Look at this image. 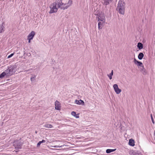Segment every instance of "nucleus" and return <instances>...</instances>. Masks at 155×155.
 I'll return each instance as SVG.
<instances>
[{
	"mask_svg": "<svg viewBox=\"0 0 155 155\" xmlns=\"http://www.w3.org/2000/svg\"><path fill=\"white\" fill-rule=\"evenodd\" d=\"M125 4L122 0H120L118 2L117 10L120 14L124 15L125 8Z\"/></svg>",
	"mask_w": 155,
	"mask_h": 155,
	"instance_id": "f257e3e1",
	"label": "nucleus"
},
{
	"mask_svg": "<svg viewBox=\"0 0 155 155\" xmlns=\"http://www.w3.org/2000/svg\"><path fill=\"white\" fill-rule=\"evenodd\" d=\"M58 8L61 9L65 10L67 9L72 4V1L69 0L68 3L62 2L61 0H58Z\"/></svg>",
	"mask_w": 155,
	"mask_h": 155,
	"instance_id": "f03ea898",
	"label": "nucleus"
},
{
	"mask_svg": "<svg viewBox=\"0 0 155 155\" xmlns=\"http://www.w3.org/2000/svg\"><path fill=\"white\" fill-rule=\"evenodd\" d=\"M98 20V28L99 29L102 28V26L105 22V18L103 13H101L97 17Z\"/></svg>",
	"mask_w": 155,
	"mask_h": 155,
	"instance_id": "7ed1b4c3",
	"label": "nucleus"
},
{
	"mask_svg": "<svg viewBox=\"0 0 155 155\" xmlns=\"http://www.w3.org/2000/svg\"><path fill=\"white\" fill-rule=\"evenodd\" d=\"M58 1H56L51 4L50 6V10L49 12L50 14L56 12L58 10Z\"/></svg>",
	"mask_w": 155,
	"mask_h": 155,
	"instance_id": "20e7f679",
	"label": "nucleus"
},
{
	"mask_svg": "<svg viewBox=\"0 0 155 155\" xmlns=\"http://www.w3.org/2000/svg\"><path fill=\"white\" fill-rule=\"evenodd\" d=\"M134 62L135 64H137L138 68H139L140 71L144 74L145 69L143 63L141 62L137 61L135 58L134 59Z\"/></svg>",
	"mask_w": 155,
	"mask_h": 155,
	"instance_id": "39448f33",
	"label": "nucleus"
},
{
	"mask_svg": "<svg viewBox=\"0 0 155 155\" xmlns=\"http://www.w3.org/2000/svg\"><path fill=\"white\" fill-rule=\"evenodd\" d=\"M113 87L114 88V89L115 92L117 94H119L121 92V89H119L118 88V85L117 84H114L113 86Z\"/></svg>",
	"mask_w": 155,
	"mask_h": 155,
	"instance_id": "423d86ee",
	"label": "nucleus"
},
{
	"mask_svg": "<svg viewBox=\"0 0 155 155\" xmlns=\"http://www.w3.org/2000/svg\"><path fill=\"white\" fill-rule=\"evenodd\" d=\"M16 68L15 65L9 67L8 68L10 73V75H12L15 73Z\"/></svg>",
	"mask_w": 155,
	"mask_h": 155,
	"instance_id": "0eeeda50",
	"label": "nucleus"
},
{
	"mask_svg": "<svg viewBox=\"0 0 155 155\" xmlns=\"http://www.w3.org/2000/svg\"><path fill=\"white\" fill-rule=\"evenodd\" d=\"M35 35V32L34 31H31L28 36L27 39H30L32 40Z\"/></svg>",
	"mask_w": 155,
	"mask_h": 155,
	"instance_id": "6e6552de",
	"label": "nucleus"
},
{
	"mask_svg": "<svg viewBox=\"0 0 155 155\" xmlns=\"http://www.w3.org/2000/svg\"><path fill=\"white\" fill-rule=\"evenodd\" d=\"M55 109L57 110H60L61 108L60 104L58 101L55 102Z\"/></svg>",
	"mask_w": 155,
	"mask_h": 155,
	"instance_id": "1a4fd4ad",
	"label": "nucleus"
},
{
	"mask_svg": "<svg viewBox=\"0 0 155 155\" xmlns=\"http://www.w3.org/2000/svg\"><path fill=\"white\" fill-rule=\"evenodd\" d=\"M14 146L16 149H19L21 148V144L20 143H18L17 141H15L14 142Z\"/></svg>",
	"mask_w": 155,
	"mask_h": 155,
	"instance_id": "9d476101",
	"label": "nucleus"
},
{
	"mask_svg": "<svg viewBox=\"0 0 155 155\" xmlns=\"http://www.w3.org/2000/svg\"><path fill=\"white\" fill-rule=\"evenodd\" d=\"M75 103L77 104H78L79 105L84 104V101L81 100H75Z\"/></svg>",
	"mask_w": 155,
	"mask_h": 155,
	"instance_id": "9b49d317",
	"label": "nucleus"
},
{
	"mask_svg": "<svg viewBox=\"0 0 155 155\" xmlns=\"http://www.w3.org/2000/svg\"><path fill=\"white\" fill-rule=\"evenodd\" d=\"M129 144L131 146H134V140L132 139H130L129 142Z\"/></svg>",
	"mask_w": 155,
	"mask_h": 155,
	"instance_id": "f8f14e48",
	"label": "nucleus"
},
{
	"mask_svg": "<svg viewBox=\"0 0 155 155\" xmlns=\"http://www.w3.org/2000/svg\"><path fill=\"white\" fill-rule=\"evenodd\" d=\"M113 0H104L103 4L107 5L110 4Z\"/></svg>",
	"mask_w": 155,
	"mask_h": 155,
	"instance_id": "ddd939ff",
	"label": "nucleus"
},
{
	"mask_svg": "<svg viewBox=\"0 0 155 155\" xmlns=\"http://www.w3.org/2000/svg\"><path fill=\"white\" fill-rule=\"evenodd\" d=\"M5 73V75L6 74H7L8 75H10V71H9V70L8 68L6 69L5 71H3L2 73Z\"/></svg>",
	"mask_w": 155,
	"mask_h": 155,
	"instance_id": "4468645a",
	"label": "nucleus"
},
{
	"mask_svg": "<svg viewBox=\"0 0 155 155\" xmlns=\"http://www.w3.org/2000/svg\"><path fill=\"white\" fill-rule=\"evenodd\" d=\"M137 47L139 49H142L143 48V45L141 43H138L137 45Z\"/></svg>",
	"mask_w": 155,
	"mask_h": 155,
	"instance_id": "2eb2a0df",
	"label": "nucleus"
},
{
	"mask_svg": "<svg viewBox=\"0 0 155 155\" xmlns=\"http://www.w3.org/2000/svg\"><path fill=\"white\" fill-rule=\"evenodd\" d=\"M144 56L143 54L142 53H140L138 55V58L140 60H141L142 59Z\"/></svg>",
	"mask_w": 155,
	"mask_h": 155,
	"instance_id": "dca6fc26",
	"label": "nucleus"
},
{
	"mask_svg": "<svg viewBox=\"0 0 155 155\" xmlns=\"http://www.w3.org/2000/svg\"><path fill=\"white\" fill-rule=\"evenodd\" d=\"M44 127L48 128H51L52 127V126L51 125L49 124H46L44 126Z\"/></svg>",
	"mask_w": 155,
	"mask_h": 155,
	"instance_id": "f3484780",
	"label": "nucleus"
},
{
	"mask_svg": "<svg viewBox=\"0 0 155 155\" xmlns=\"http://www.w3.org/2000/svg\"><path fill=\"white\" fill-rule=\"evenodd\" d=\"M113 74V70H112L111 72L109 74H108L107 76L111 80L112 78V76Z\"/></svg>",
	"mask_w": 155,
	"mask_h": 155,
	"instance_id": "a211bd4d",
	"label": "nucleus"
},
{
	"mask_svg": "<svg viewBox=\"0 0 155 155\" xmlns=\"http://www.w3.org/2000/svg\"><path fill=\"white\" fill-rule=\"evenodd\" d=\"M4 27L2 25H0V33L4 31Z\"/></svg>",
	"mask_w": 155,
	"mask_h": 155,
	"instance_id": "6ab92c4d",
	"label": "nucleus"
},
{
	"mask_svg": "<svg viewBox=\"0 0 155 155\" xmlns=\"http://www.w3.org/2000/svg\"><path fill=\"white\" fill-rule=\"evenodd\" d=\"M71 114L72 116L75 117L77 118H78L79 117V116H76V113L74 111H72L71 112Z\"/></svg>",
	"mask_w": 155,
	"mask_h": 155,
	"instance_id": "aec40b11",
	"label": "nucleus"
},
{
	"mask_svg": "<svg viewBox=\"0 0 155 155\" xmlns=\"http://www.w3.org/2000/svg\"><path fill=\"white\" fill-rule=\"evenodd\" d=\"M5 73H2L1 74H0V78H2L5 76Z\"/></svg>",
	"mask_w": 155,
	"mask_h": 155,
	"instance_id": "412c9836",
	"label": "nucleus"
},
{
	"mask_svg": "<svg viewBox=\"0 0 155 155\" xmlns=\"http://www.w3.org/2000/svg\"><path fill=\"white\" fill-rule=\"evenodd\" d=\"M65 145H61V146H57V145H56V146H54V147H54V148H60V147H62L64 146Z\"/></svg>",
	"mask_w": 155,
	"mask_h": 155,
	"instance_id": "4be33fe9",
	"label": "nucleus"
},
{
	"mask_svg": "<svg viewBox=\"0 0 155 155\" xmlns=\"http://www.w3.org/2000/svg\"><path fill=\"white\" fill-rule=\"evenodd\" d=\"M36 77L35 75H34L33 77H32L31 78V81L35 80V78Z\"/></svg>",
	"mask_w": 155,
	"mask_h": 155,
	"instance_id": "5701e85b",
	"label": "nucleus"
},
{
	"mask_svg": "<svg viewBox=\"0 0 155 155\" xmlns=\"http://www.w3.org/2000/svg\"><path fill=\"white\" fill-rule=\"evenodd\" d=\"M106 152L107 153H109L111 152V149H108L106 150Z\"/></svg>",
	"mask_w": 155,
	"mask_h": 155,
	"instance_id": "b1692460",
	"label": "nucleus"
},
{
	"mask_svg": "<svg viewBox=\"0 0 155 155\" xmlns=\"http://www.w3.org/2000/svg\"><path fill=\"white\" fill-rule=\"evenodd\" d=\"M14 55V53H12L8 56L7 57V58H9L12 57Z\"/></svg>",
	"mask_w": 155,
	"mask_h": 155,
	"instance_id": "393cba45",
	"label": "nucleus"
},
{
	"mask_svg": "<svg viewBox=\"0 0 155 155\" xmlns=\"http://www.w3.org/2000/svg\"><path fill=\"white\" fill-rule=\"evenodd\" d=\"M151 119L152 120V122L153 123V124H154V120H153V119L151 114Z\"/></svg>",
	"mask_w": 155,
	"mask_h": 155,
	"instance_id": "a878e982",
	"label": "nucleus"
},
{
	"mask_svg": "<svg viewBox=\"0 0 155 155\" xmlns=\"http://www.w3.org/2000/svg\"><path fill=\"white\" fill-rule=\"evenodd\" d=\"M41 143V142L40 141H39L37 144V147H39L40 146V144Z\"/></svg>",
	"mask_w": 155,
	"mask_h": 155,
	"instance_id": "bb28decb",
	"label": "nucleus"
},
{
	"mask_svg": "<svg viewBox=\"0 0 155 155\" xmlns=\"http://www.w3.org/2000/svg\"><path fill=\"white\" fill-rule=\"evenodd\" d=\"M28 40V43H30L31 42V40H32L31 39H27Z\"/></svg>",
	"mask_w": 155,
	"mask_h": 155,
	"instance_id": "cd10ccee",
	"label": "nucleus"
},
{
	"mask_svg": "<svg viewBox=\"0 0 155 155\" xmlns=\"http://www.w3.org/2000/svg\"><path fill=\"white\" fill-rule=\"evenodd\" d=\"M41 143H45V140H43L41 141Z\"/></svg>",
	"mask_w": 155,
	"mask_h": 155,
	"instance_id": "c85d7f7f",
	"label": "nucleus"
},
{
	"mask_svg": "<svg viewBox=\"0 0 155 155\" xmlns=\"http://www.w3.org/2000/svg\"><path fill=\"white\" fill-rule=\"evenodd\" d=\"M116 150V149H111V152L115 151Z\"/></svg>",
	"mask_w": 155,
	"mask_h": 155,
	"instance_id": "c756f323",
	"label": "nucleus"
},
{
	"mask_svg": "<svg viewBox=\"0 0 155 155\" xmlns=\"http://www.w3.org/2000/svg\"><path fill=\"white\" fill-rule=\"evenodd\" d=\"M54 147L53 146H50V147Z\"/></svg>",
	"mask_w": 155,
	"mask_h": 155,
	"instance_id": "7c9ffc66",
	"label": "nucleus"
},
{
	"mask_svg": "<svg viewBox=\"0 0 155 155\" xmlns=\"http://www.w3.org/2000/svg\"><path fill=\"white\" fill-rule=\"evenodd\" d=\"M51 150H54V149H53V148H51Z\"/></svg>",
	"mask_w": 155,
	"mask_h": 155,
	"instance_id": "2f4dec72",
	"label": "nucleus"
},
{
	"mask_svg": "<svg viewBox=\"0 0 155 155\" xmlns=\"http://www.w3.org/2000/svg\"><path fill=\"white\" fill-rule=\"evenodd\" d=\"M35 133H36V134L37 133V132H36H36H35Z\"/></svg>",
	"mask_w": 155,
	"mask_h": 155,
	"instance_id": "473e14b6",
	"label": "nucleus"
}]
</instances>
